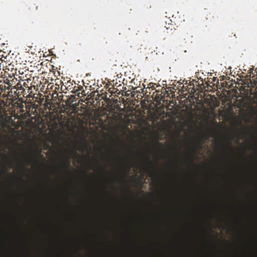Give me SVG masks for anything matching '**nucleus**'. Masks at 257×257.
I'll return each instance as SVG.
<instances>
[{
	"instance_id": "423d86ee",
	"label": "nucleus",
	"mask_w": 257,
	"mask_h": 257,
	"mask_svg": "<svg viewBox=\"0 0 257 257\" xmlns=\"http://www.w3.org/2000/svg\"><path fill=\"white\" fill-rule=\"evenodd\" d=\"M166 33H171L173 34V32L175 31V29L174 25L173 24H168V27L165 26Z\"/></svg>"
},
{
	"instance_id": "9d476101",
	"label": "nucleus",
	"mask_w": 257,
	"mask_h": 257,
	"mask_svg": "<svg viewBox=\"0 0 257 257\" xmlns=\"http://www.w3.org/2000/svg\"><path fill=\"white\" fill-rule=\"evenodd\" d=\"M7 85L4 84V85H0V89L2 90H10V89H9L8 87H7Z\"/></svg>"
},
{
	"instance_id": "6ab92c4d",
	"label": "nucleus",
	"mask_w": 257,
	"mask_h": 257,
	"mask_svg": "<svg viewBox=\"0 0 257 257\" xmlns=\"http://www.w3.org/2000/svg\"><path fill=\"white\" fill-rule=\"evenodd\" d=\"M102 170H103V172H105L106 171V168H105V166H103L102 167Z\"/></svg>"
},
{
	"instance_id": "0eeeda50",
	"label": "nucleus",
	"mask_w": 257,
	"mask_h": 257,
	"mask_svg": "<svg viewBox=\"0 0 257 257\" xmlns=\"http://www.w3.org/2000/svg\"><path fill=\"white\" fill-rule=\"evenodd\" d=\"M26 88L25 87V91L23 92H19V91H21V90H18L17 91V93H15V94H17V95L18 96V97H20V96H23V97H25V95H27L28 93H29V95L31 94L32 93H30V92H28V90L26 91Z\"/></svg>"
},
{
	"instance_id": "f257e3e1",
	"label": "nucleus",
	"mask_w": 257,
	"mask_h": 257,
	"mask_svg": "<svg viewBox=\"0 0 257 257\" xmlns=\"http://www.w3.org/2000/svg\"><path fill=\"white\" fill-rule=\"evenodd\" d=\"M3 81L4 83L7 85V87L10 89V91L8 92V95H10V92L14 94L17 93V91L22 87L21 82L13 76L4 78Z\"/></svg>"
},
{
	"instance_id": "7ed1b4c3",
	"label": "nucleus",
	"mask_w": 257,
	"mask_h": 257,
	"mask_svg": "<svg viewBox=\"0 0 257 257\" xmlns=\"http://www.w3.org/2000/svg\"><path fill=\"white\" fill-rule=\"evenodd\" d=\"M146 160L149 165L151 167V168H147L146 169L147 173H148L149 176L153 178L156 177L157 176V174L156 172L157 165L153 164V163L150 161V158L148 156L146 157Z\"/></svg>"
},
{
	"instance_id": "4be33fe9",
	"label": "nucleus",
	"mask_w": 257,
	"mask_h": 257,
	"mask_svg": "<svg viewBox=\"0 0 257 257\" xmlns=\"http://www.w3.org/2000/svg\"><path fill=\"white\" fill-rule=\"evenodd\" d=\"M41 157L43 158H44L43 156L42 155H41Z\"/></svg>"
},
{
	"instance_id": "dca6fc26",
	"label": "nucleus",
	"mask_w": 257,
	"mask_h": 257,
	"mask_svg": "<svg viewBox=\"0 0 257 257\" xmlns=\"http://www.w3.org/2000/svg\"><path fill=\"white\" fill-rule=\"evenodd\" d=\"M35 8V10H37L38 9V6H33L31 8H30V9H33V8Z\"/></svg>"
},
{
	"instance_id": "a211bd4d",
	"label": "nucleus",
	"mask_w": 257,
	"mask_h": 257,
	"mask_svg": "<svg viewBox=\"0 0 257 257\" xmlns=\"http://www.w3.org/2000/svg\"><path fill=\"white\" fill-rule=\"evenodd\" d=\"M109 91L111 93V95L115 93V92L113 91V90H110V88L109 89Z\"/></svg>"
},
{
	"instance_id": "4468645a",
	"label": "nucleus",
	"mask_w": 257,
	"mask_h": 257,
	"mask_svg": "<svg viewBox=\"0 0 257 257\" xmlns=\"http://www.w3.org/2000/svg\"><path fill=\"white\" fill-rule=\"evenodd\" d=\"M206 19L208 20V19H211L212 18H213V16L211 15V13H209L208 14H207L206 15Z\"/></svg>"
},
{
	"instance_id": "ddd939ff",
	"label": "nucleus",
	"mask_w": 257,
	"mask_h": 257,
	"mask_svg": "<svg viewBox=\"0 0 257 257\" xmlns=\"http://www.w3.org/2000/svg\"><path fill=\"white\" fill-rule=\"evenodd\" d=\"M127 31H130V28H124L122 29V31L124 33V34H127Z\"/></svg>"
},
{
	"instance_id": "39448f33",
	"label": "nucleus",
	"mask_w": 257,
	"mask_h": 257,
	"mask_svg": "<svg viewBox=\"0 0 257 257\" xmlns=\"http://www.w3.org/2000/svg\"><path fill=\"white\" fill-rule=\"evenodd\" d=\"M28 162L30 165H33L34 164H39V160L36 158H33L32 156H30L27 158ZM40 165L44 166L43 163H40Z\"/></svg>"
},
{
	"instance_id": "5701e85b",
	"label": "nucleus",
	"mask_w": 257,
	"mask_h": 257,
	"mask_svg": "<svg viewBox=\"0 0 257 257\" xmlns=\"http://www.w3.org/2000/svg\"><path fill=\"white\" fill-rule=\"evenodd\" d=\"M128 191L129 192H130V191H131L130 189H128Z\"/></svg>"
},
{
	"instance_id": "9b49d317",
	"label": "nucleus",
	"mask_w": 257,
	"mask_h": 257,
	"mask_svg": "<svg viewBox=\"0 0 257 257\" xmlns=\"http://www.w3.org/2000/svg\"><path fill=\"white\" fill-rule=\"evenodd\" d=\"M20 169L23 173H24V171L26 169L25 166L23 164L21 163L20 165Z\"/></svg>"
},
{
	"instance_id": "1a4fd4ad",
	"label": "nucleus",
	"mask_w": 257,
	"mask_h": 257,
	"mask_svg": "<svg viewBox=\"0 0 257 257\" xmlns=\"http://www.w3.org/2000/svg\"><path fill=\"white\" fill-rule=\"evenodd\" d=\"M226 148L227 149L229 150H232V139L228 140L227 141V144L226 145Z\"/></svg>"
},
{
	"instance_id": "f8f14e48",
	"label": "nucleus",
	"mask_w": 257,
	"mask_h": 257,
	"mask_svg": "<svg viewBox=\"0 0 257 257\" xmlns=\"http://www.w3.org/2000/svg\"><path fill=\"white\" fill-rule=\"evenodd\" d=\"M7 173V170L4 168H0V174H5Z\"/></svg>"
},
{
	"instance_id": "aec40b11",
	"label": "nucleus",
	"mask_w": 257,
	"mask_h": 257,
	"mask_svg": "<svg viewBox=\"0 0 257 257\" xmlns=\"http://www.w3.org/2000/svg\"><path fill=\"white\" fill-rule=\"evenodd\" d=\"M198 146V147H199V149L201 148V144H199Z\"/></svg>"
},
{
	"instance_id": "f3484780",
	"label": "nucleus",
	"mask_w": 257,
	"mask_h": 257,
	"mask_svg": "<svg viewBox=\"0 0 257 257\" xmlns=\"http://www.w3.org/2000/svg\"><path fill=\"white\" fill-rule=\"evenodd\" d=\"M190 162L191 164L194 165V163H193V160L192 158L190 159Z\"/></svg>"
},
{
	"instance_id": "2eb2a0df",
	"label": "nucleus",
	"mask_w": 257,
	"mask_h": 257,
	"mask_svg": "<svg viewBox=\"0 0 257 257\" xmlns=\"http://www.w3.org/2000/svg\"><path fill=\"white\" fill-rule=\"evenodd\" d=\"M8 166L10 168H13L14 167V166L12 164V163H11V162L9 161L8 162Z\"/></svg>"
},
{
	"instance_id": "6e6552de",
	"label": "nucleus",
	"mask_w": 257,
	"mask_h": 257,
	"mask_svg": "<svg viewBox=\"0 0 257 257\" xmlns=\"http://www.w3.org/2000/svg\"><path fill=\"white\" fill-rule=\"evenodd\" d=\"M123 168H124V169H125V170L123 173V177H124L126 175V174L128 172V171L131 168V166H128V165H123ZM123 180H124V177H123Z\"/></svg>"
},
{
	"instance_id": "20e7f679",
	"label": "nucleus",
	"mask_w": 257,
	"mask_h": 257,
	"mask_svg": "<svg viewBox=\"0 0 257 257\" xmlns=\"http://www.w3.org/2000/svg\"><path fill=\"white\" fill-rule=\"evenodd\" d=\"M62 166L65 168V170L68 173H70L71 171L69 169L71 167L70 158L68 155H65L62 162Z\"/></svg>"
},
{
	"instance_id": "f03ea898",
	"label": "nucleus",
	"mask_w": 257,
	"mask_h": 257,
	"mask_svg": "<svg viewBox=\"0 0 257 257\" xmlns=\"http://www.w3.org/2000/svg\"><path fill=\"white\" fill-rule=\"evenodd\" d=\"M34 77H30L25 80H23L21 82L22 87L19 89L21 91L19 92H23L25 91V87L28 88V92L32 93V88L36 89V87L33 84Z\"/></svg>"
},
{
	"instance_id": "412c9836",
	"label": "nucleus",
	"mask_w": 257,
	"mask_h": 257,
	"mask_svg": "<svg viewBox=\"0 0 257 257\" xmlns=\"http://www.w3.org/2000/svg\"><path fill=\"white\" fill-rule=\"evenodd\" d=\"M9 175H10V176H12V174L11 173H10V174H9Z\"/></svg>"
}]
</instances>
